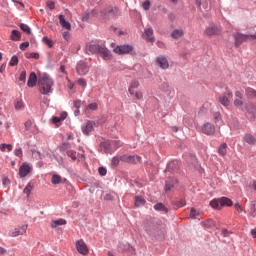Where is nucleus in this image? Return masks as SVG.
I'll list each match as a JSON object with an SVG mask.
<instances>
[{"instance_id": "6e6d98bb", "label": "nucleus", "mask_w": 256, "mask_h": 256, "mask_svg": "<svg viewBox=\"0 0 256 256\" xmlns=\"http://www.w3.org/2000/svg\"><path fill=\"white\" fill-rule=\"evenodd\" d=\"M98 171H99V175H101L102 177H105V175H107V169L104 167H100Z\"/></svg>"}, {"instance_id": "4c0bfd02", "label": "nucleus", "mask_w": 256, "mask_h": 256, "mask_svg": "<svg viewBox=\"0 0 256 256\" xmlns=\"http://www.w3.org/2000/svg\"><path fill=\"white\" fill-rule=\"evenodd\" d=\"M33 191V183L29 182L27 186L24 188L23 193L29 197L31 195V192Z\"/></svg>"}, {"instance_id": "aec40b11", "label": "nucleus", "mask_w": 256, "mask_h": 256, "mask_svg": "<svg viewBox=\"0 0 256 256\" xmlns=\"http://www.w3.org/2000/svg\"><path fill=\"white\" fill-rule=\"evenodd\" d=\"M27 85L28 87H35V85H37V74H35V72L30 74Z\"/></svg>"}, {"instance_id": "9b49d317", "label": "nucleus", "mask_w": 256, "mask_h": 256, "mask_svg": "<svg viewBox=\"0 0 256 256\" xmlns=\"http://www.w3.org/2000/svg\"><path fill=\"white\" fill-rule=\"evenodd\" d=\"M76 249L80 255H89V248L83 240L76 241Z\"/></svg>"}, {"instance_id": "338daca9", "label": "nucleus", "mask_w": 256, "mask_h": 256, "mask_svg": "<svg viewBox=\"0 0 256 256\" xmlns=\"http://www.w3.org/2000/svg\"><path fill=\"white\" fill-rule=\"evenodd\" d=\"M63 38L65 39V41H69V39H70V34H69V32H64V33H63Z\"/></svg>"}, {"instance_id": "412c9836", "label": "nucleus", "mask_w": 256, "mask_h": 256, "mask_svg": "<svg viewBox=\"0 0 256 256\" xmlns=\"http://www.w3.org/2000/svg\"><path fill=\"white\" fill-rule=\"evenodd\" d=\"M220 206L221 207H232L233 201L227 197H221L220 198Z\"/></svg>"}, {"instance_id": "20e7f679", "label": "nucleus", "mask_w": 256, "mask_h": 256, "mask_svg": "<svg viewBox=\"0 0 256 256\" xmlns=\"http://www.w3.org/2000/svg\"><path fill=\"white\" fill-rule=\"evenodd\" d=\"M139 85L140 83L138 80H133L128 88L129 95L134 97L135 101H141V99H143V92L137 90L139 89Z\"/></svg>"}, {"instance_id": "7ed1b4c3", "label": "nucleus", "mask_w": 256, "mask_h": 256, "mask_svg": "<svg viewBox=\"0 0 256 256\" xmlns=\"http://www.w3.org/2000/svg\"><path fill=\"white\" fill-rule=\"evenodd\" d=\"M118 11L119 10L117 8L113 9V7H108V8H106V10H104L103 12H100V13H99V10L94 9V10H92L91 15L93 17H95V16L101 17L102 19H111V18L115 17V15H117Z\"/></svg>"}, {"instance_id": "5fc2aeb1", "label": "nucleus", "mask_w": 256, "mask_h": 256, "mask_svg": "<svg viewBox=\"0 0 256 256\" xmlns=\"http://www.w3.org/2000/svg\"><path fill=\"white\" fill-rule=\"evenodd\" d=\"M26 131H29L31 127H33V122L31 120H28L24 124Z\"/></svg>"}, {"instance_id": "864d4df0", "label": "nucleus", "mask_w": 256, "mask_h": 256, "mask_svg": "<svg viewBox=\"0 0 256 256\" xmlns=\"http://www.w3.org/2000/svg\"><path fill=\"white\" fill-rule=\"evenodd\" d=\"M78 85H80L81 87H87V80H85L84 78H79Z\"/></svg>"}, {"instance_id": "0e129e2a", "label": "nucleus", "mask_w": 256, "mask_h": 256, "mask_svg": "<svg viewBox=\"0 0 256 256\" xmlns=\"http://www.w3.org/2000/svg\"><path fill=\"white\" fill-rule=\"evenodd\" d=\"M235 97L236 99H243V93H241V91H236L235 92Z\"/></svg>"}, {"instance_id": "4468645a", "label": "nucleus", "mask_w": 256, "mask_h": 256, "mask_svg": "<svg viewBox=\"0 0 256 256\" xmlns=\"http://www.w3.org/2000/svg\"><path fill=\"white\" fill-rule=\"evenodd\" d=\"M156 65L160 67V69H167L169 67V60L165 56H159L156 58Z\"/></svg>"}, {"instance_id": "37998d69", "label": "nucleus", "mask_w": 256, "mask_h": 256, "mask_svg": "<svg viewBox=\"0 0 256 256\" xmlns=\"http://www.w3.org/2000/svg\"><path fill=\"white\" fill-rule=\"evenodd\" d=\"M26 59H39V53L37 52L26 53Z\"/></svg>"}, {"instance_id": "7c9ffc66", "label": "nucleus", "mask_w": 256, "mask_h": 256, "mask_svg": "<svg viewBox=\"0 0 256 256\" xmlns=\"http://www.w3.org/2000/svg\"><path fill=\"white\" fill-rule=\"evenodd\" d=\"M145 203H146L145 198L140 196L135 197V207H143Z\"/></svg>"}, {"instance_id": "f8f14e48", "label": "nucleus", "mask_w": 256, "mask_h": 256, "mask_svg": "<svg viewBox=\"0 0 256 256\" xmlns=\"http://www.w3.org/2000/svg\"><path fill=\"white\" fill-rule=\"evenodd\" d=\"M31 171H32L31 166L29 165V163L25 162L19 168V175L22 178L27 177V175H29Z\"/></svg>"}, {"instance_id": "1a4fd4ad", "label": "nucleus", "mask_w": 256, "mask_h": 256, "mask_svg": "<svg viewBox=\"0 0 256 256\" xmlns=\"http://www.w3.org/2000/svg\"><path fill=\"white\" fill-rule=\"evenodd\" d=\"M27 225L18 226L9 232V237H19V235H25L27 233Z\"/></svg>"}, {"instance_id": "dca6fc26", "label": "nucleus", "mask_w": 256, "mask_h": 256, "mask_svg": "<svg viewBox=\"0 0 256 256\" xmlns=\"http://www.w3.org/2000/svg\"><path fill=\"white\" fill-rule=\"evenodd\" d=\"M93 127H95V122L89 120L86 124L82 126V133L84 135H89V133L93 131Z\"/></svg>"}, {"instance_id": "c9c22d12", "label": "nucleus", "mask_w": 256, "mask_h": 256, "mask_svg": "<svg viewBox=\"0 0 256 256\" xmlns=\"http://www.w3.org/2000/svg\"><path fill=\"white\" fill-rule=\"evenodd\" d=\"M215 225V222L211 219H208L206 221L202 222V227H205L206 229H211Z\"/></svg>"}, {"instance_id": "bf43d9fd", "label": "nucleus", "mask_w": 256, "mask_h": 256, "mask_svg": "<svg viewBox=\"0 0 256 256\" xmlns=\"http://www.w3.org/2000/svg\"><path fill=\"white\" fill-rule=\"evenodd\" d=\"M52 121L55 125H57V123H61V121H63L60 116H55L52 118Z\"/></svg>"}, {"instance_id": "c756f323", "label": "nucleus", "mask_w": 256, "mask_h": 256, "mask_svg": "<svg viewBox=\"0 0 256 256\" xmlns=\"http://www.w3.org/2000/svg\"><path fill=\"white\" fill-rule=\"evenodd\" d=\"M218 153L222 157H225L227 155V143H223L222 145H220V147L218 148Z\"/></svg>"}, {"instance_id": "cd10ccee", "label": "nucleus", "mask_w": 256, "mask_h": 256, "mask_svg": "<svg viewBox=\"0 0 256 256\" xmlns=\"http://www.w3.org/2000/svg\"><path fill=\"white\" fill-rule=\"evenodd\" d=\"M155 211H162V213H168L169 209H167L163 203H157L154 205Z\"/></svg>"}, {"instance_id": "c03bdc74", "label": "nucleus", "mask_w": 256, "mask_h": 256, "mask_svg": "<svg viewBox=\"0 0 256 256\" xmlns=\"http://www.w3.org/2000/svg\"><path fill=\"white\" fill-rule=\"evenodd\" d=\"M19 63V58L17 56H12L10 62H9V65L10 67H15V65H18Z\"/></svg>"}, {"instance_id": "5701e85b", "label": "nucleus", "mask_w": 256, "mask_h": 256, "mask_svg": "<svg viewBox=\"0 0 256 256\" xmlns=\"http://www.w3.org/2000/svg\"><path fill=\"white\" fill-rule=\"evenodd\" d=\"M60 225H67V220H65V219H58V220H53L51 222L52 229H56V227H60Z\"/></svg>"}, {"instance_id": "f257e3e1", "label": "nucleus", "mask_w": 256, "mask_h": 256, "mask_svg": "<svg viewBox=\"0 0 256 256\" xmlns=\"http://www.w3.org/2000/svg\"><path fill=\"white\" fill-rule=\"evenodd\" d=\"M86 53L88 55H95L98 53V55H100L104 61H109L113 57L107 47L101 46L99 44H87Z\"/></svg>"}, {"instance_id": "ea45409f", "label": "nucleus", "mask_w": 256, "mask_h": 256, "mask_svg": "<svg viewBox=\"0 0 256 256\" xmlns=\"http://www.w3.org/2000/svg\"><path fill=\"white\" fill-rule=\"evenodd\" d=\"M110 144L112 145V151H115L116 149H119V147H121V141L119 140H111Z\"/></svg>"}, {"instance_id": "69168bd1", "label": "nucleus", "mask_w": 256, "mask_h": 256, "mask_svg": "<svg viewBox=\"0 0 256 256\" xmlns=\"http://www.w3.org/2000/svg\"><path fill=\"white\" fill-rule=\"evenodd\" d=\"M186 203H185V200H180L178 203H177V207H185Z\"/></svg>"}, {"instance_id": "79ce46f5", "label": "nucleus", "mask_w": 256, "mask_h": 256, "mask_svg": "<svg viewBox=\"0 0 256 256\" xmlns=\"http://www.w3.org/2000/svg\"><path fill=\"white\" fill-rule=\"evenodd\" d=\"M245 101L243 100V98H235L234 100V107H243Z\"/></svg>"}, {"instance_id": "8fccbe9b", "label": "nucleus", "mask_w": 256, "mask_h": 256, "mask_svg": "<svg viewBox=\"0 0 256 256\" xmlns=\"http://www.w3.org/2000/svg\"><path fill=\"white\" fill-rule=\"evenodd\" d=\"M14 155L19 157L20 159L23 157V150L21 148H17L14 150Z\"/></svg>"}, {"instance_id": "f704fd0d", "label": "nucleus", "mask_w": 256, "mask_h": 256, "mask_svg": "<svg viewBox=\"0 0 256 256\" xmlns=\"http://www.w3.org/2000/svg\"><path fill=\"white\" fill-rule=\"evenodd\" d=\"M63 181V178H61L60 175L54 174L51 179L52 185H59Z\"/></svg>"}, {"instance_id": "f3484780", "label": "nucleus", "mask_w": 256, "mask_h": 256, "mask_svg": "<svg viewBox=\"0 0 256 256\" xmlns=\"http://www.w3.org/2000/svg\"><path fill=\"white\" fill-rule=\"evenodd\" d=\"M59 19V23L61 25V27H63V29H66L67 31H71V23H69V21L65 20V15L60 14L58 16Z\"/></svg>"}, {"instance_id": "774afa93", "label": "nucleus", "mask_w": 256, "mask_h": 256, "mask_svg": "<svg viewBox=\"0 0 256 256\" xmlns=\"http://www.w3.org/2000/svg\"><path fill=\"white\" fill-rule=\"evenodd\" d=\"M251 235L254 239H256V228L251 230Z\"/></svg>"}, {"instance_id": "a18cd8bd", "label": "nucleus", "mask_w": 256, "mask_h": 256, "mask_svg": "<svg viewBox=\"0 0 256 256\" xmlns=\"http://www.w3.org/2000/svg\"><path fill=\"white\" fill-rule=\"evenodd\" d=\"M20 29L27 33L28 35L31 34V28L27 24H20Z\"/></svg>"}, {"instance_id": "49530a36", "label": "nucleus", "mask_w": 256, "mask_h": 256, "mask_svg": "<svg viewBox=\"0 0 256 256\" xmlns=\"http://www.w3.org/2000/svg\"><path fill=\"white\" fill-rule=\"evenodd\" d=\"M142 7L144 9V11H149V9H151V1L146 0L142 3Z\"/></svg>"}, {"instance_id": "473e14b6", "label": "nucleus", "mask_w": 256, "mask_h": 256, "mask_svg": "<svg viewBox=\"0 0 256 256\" xmlns=\"http://www.w3.org/2000/svg\"><path fill=\"white\" fill-rule=\"evenodd\" d=\"M0 151H2V153H5V151H8V153H11V151H13V145H11V144H1L0 145Z\"/></svg>"}, {"instance_id": "680f3d73", "label": "nucleus", "mask_w": 256, "mask_h": 256, "mask_svg": "<svg viewBox=\"0 0 256 256\" xmlns=\"http://www.w3.org/2000/svg\"><path fill=\"white\" fill-rule=\"evenodd\" d=\"M104 200L105 201H113V195L107 193L104 195Z\"/></svg>"}, {"instance_id": "052dcab7", "label": "nucleus", "mask_w": 256, "mask_h": 256, "mask_svg": "<svg viewBox=\"0 0 256 256\" xmlns=\"http://www.w3.org/2000/svg\"><path fill=\"white\" fill-rule=\"evenodd\" d=\"M73 105H74L75 109H80L81 108V100L74 101Z\"/></svg>"}, {"instance_id": "e2e57ef3", "label": "nucleus", "mask_w": 256, "mask_h": 256, "mask_svg": "<svg viewBox=\"0 0 256 256\" xmlns=\"http://www.w3.org/2000/svg\"><path fill=\"white\" fill-rule=\"evenodd\" d=\"M234 207L238 211V213H243V208H241V204L240 203H236L234 205Z\"/></svg>"}, {"instance_id": "2eb2a0df", "label": "nucleus", "mask_w": 256, "mask_h": 256, "mask_svg": "<svg viewBox=\"0 0 256 256\" xmlns=\"http://www.w3.org/2000/svg\"><path fill=\"white\" fill-rule=\"evenodd\" d=\"M142 37L148 43H155V36H153V30L151 28L145 29Z\"/></svg>"}, {"instance_id": "13d9d810", "label": "nucleus", "mask_w": 256, "mask_h": 256, "mask_svg": "<svg viewBox=\"0 0 256 256\" xmlns=\"http://www.w3.org/2000/svg\"><path fill=\"white\" fill-rule=\"evenodd\" d=\"M27 47H29V42H24V43L20 44L21 51H25V49H27Z\"/></svg>"}, {"instance_id": "c85d7f7f", "label": "nucleus", "mask_w": 256, "mask_h": 256, "mask_svg": "<svg viewBox=\"0 0 256 256\" xmlns=\"http://www.w3.org/2000/svg\"><path fill=\"white\" fill-rule=\"evenodd\" d=\"M245 109L248 113H251L252 115H254V113H256V105L253 103L246 104Z\"/></svg>"}, {"instance_id": "09e8293b", "label": "nucleus", "mask_w": 256, "mask_h": 256, "mask_svg": "<svg viewBox=\"0 0 256 256\" xmlns=\"http://www.w3.org/2000/svg\"><path fill=\"white\" fill-rule=\"evenodd\" d=\"M42 41L43 43H45V45H48L50 48L53 47V41H51V39H49L48 37H43Z\"/></svg>"}, {"instance_id": "423d86ee", "label": "nucleus", "mask_w": 256, "mask_h": 256, "mask_svg": "<svg viewBox=\"0 0 256 256\" xmlns=\"http://www.w3.org/2000/svg\"><path fill=\"white\" fill-rule=\"evenodd\" d=\"M114 53L117 55H128L129 53H133L134 48L132 45L125 44V45H120L114 48Z\"/></svg>"}, {"instance_id": "ddd939ff", "label": "nucleus", "mask_w": 256, "mask_h": 256, "mask_svg": "<svg viewBox=\"0 0 256 256\" xmlns=\"http://www.w3.org/2000/svg\"><path fill=\"white\" fill-rule=\"evenodd\" d=\"M205 35L213 37L215 35H221V28L217 26H209L205 30Z\"/></svg>"}, {"instance_id": "4be33fe9", "label": "nucleus", "mask_w": 256, "mask_h": 256, "mask_svg": "<svg viewBox=\"0 0 256 256\" xmlns=\"http://www.w3.org/2000/svg\"><path fill=\"white\" fill-rule=\"evenodd\" d=\"M248 216L253 217V218L256 217V201H252L250 203V208L248 210Z\"/></svg>"}, {"instance_id": "f03ea898", "label": "nucleus", "mask_w": 256, "mask_h": 256, "mask_svg": "<svg viewBox=\"0 0 256 256\" xmlns=\"http://www.w3.org/2000/svg\"><path fill=\"white\" fill-rule=\"evenodd\" d=\"M53 85H55V82H53V78H51L49 74L40 75L38 86L41 95H49L50 93H53Z\"/></svg>"}, {"instance_id": "3c124183", "label": "nucleus", "mask_w": 256, "mask_h": 256, "mask_svg": "<svg viewBox=\"0 0 256 256\" xmlns=\"http://www.w3.org/2000/svg\"><path fill=\"white\" fill-rule=\"evenodd\" d=\"M199 215V212L195 209V208H192L191 211H190V217L191 219H196V217Z\"/></svg>"}, {"instance_id": "a878e982", "label": "nucleus", "mask_w": 256, "mask_h": 256, "mask_svg": "<svg viewBox=\"0 0 256 256\" xmlns=\"http://www.w3.org/2000/svg\"><path fill=\"white\" fill-rule=\"evenodd\" d=\"M101 149H104V151H113V146L111 145V141L102 142L100 144Z\"/></svg>"}, {"instance_id": "6e6552de", "label": "nucleus", "mask_w": 256, "mask_h": 256, "mask_svg": "<svg viewBox=\"0 0 256 256\" xmlns=\"http://www.w3.org/2000/svg\"><path fill=\"white\" fill-rule=\"evenodd\" d=\"M89 69L90 67L84 61H80L76 65V73L80 76L87 75V73H89Z\"/></svg>"}, {"instance_id": "39448f33", "label": "nucleus", "mask_w": 256, "mask_h": 256, "mask_svg": "<svg viewBox=\"0 0 256 256\" xmlns=\"http://www.w3.org/2000/svg\"><path fill=\"white\" fill-rule=\"evenodd\" d=\"M235 47H241L247 41H256V34L245 35L241 33L234 34Z\"/></svg>"}, {"instance_id": "393cba45", "label": "nucleus", "mask_w": 256, "mask_h": 256, "mask_svg": "<svg viewBox=\"0 0 256 256\" xmlns=\"http://www.w3.org/2000/svg\"><path fill=\"white\" fill-rule=\"evenodd\" d=\"M10 39H11V41H20L21 40V32H19V30H12Z\"/></svg>"}, {"instance_id": "58836bf2", "label": "nucleus", "mask_w": 256, "mask_h": 256, "mask_svg": "<svg viewBox=\"0 0 256 256\" xmlns=\"http://www.w3.org/2000/svg\"><path fill=\"white\" fill-rule=\"evenodd\" d=\"M14 107H15L16 111H21V110L25 109V104L22 102V100H18L14 104Z\"/></svg>"}, {"instance_id": "2f4dec72", "label": "nucleus", "mask_w": 256, "mask_h": 256, "mask_svg": "<svg viewBox=\"0 0 256 256\" xmlns=\"http://www.w3.org/2000/svg\"><path fill=\"white\" fill-rule=\"evenodd\" d=\"M176 183H177V179H173L172 182L166 181V185H165L166 193H168V191H171V189L175 187Z\"/></svg>"}, {"instance_id": "4d7b16f0", "label": "nucleus", "mask_w": 256, "mask_h": 256, "mask_svg": "<svg viewBox=\"0 0 256 256\" xmlns=\"http://www.w3.org/2000/svg\"><path fill=\"white\" fill-rule=\"evenodd\" d=\"M25 79H27V72L22 71L19 77V81H23V83H25Z\"/></svg>"}, {"instance_id": "b1692460", "label": "nucleus", "mask_w": 256, "mask_h": 256, "mask_svg": "<svg viewBox=\"0 0 256 256\" xmlns=\"http://www.w3.org/2000/svg\"><path fill=\"white\" fill-rule=\"evenodd\" d=\"M244 141L245 143H247L248 145H255L256 143V138L255 136L251 135V134H245L244 136Z\"/></svg>"}, {"instance_id": "0eeeda50", "label": "nucleus", "mask_w": 256, "mask_h": 256, "mask_svg": "<svg viewBox=\"0 0 256 256\" xmlns=\"http://www.w3.org/2000/svg\"><path fill=\"white\" fill-rule=\"evenodd\" d=\"M233 99V92L227 91L222 96L219 97V103L223 105V107H229L231 105V100Z\"/></svg>"}, {"instance_id": "6ab92c4d", "label": "nucleus", "mask_w": 256, "mask_h": 256, "mask_svg": "<svg viewBox=\"0 0 256 256\" xmlns=\"http://www.w3.org/2000/svg\"><path fill=\"white\" fill-rule=\"evenodd\" d=\"M185 35V31L182 28L174 29L171 33L172 39H181Z\"/></svg>"}, {"instance_id": "72a5a7b5", "label": "nucleus", "mask_w": 256, "mask_h": 256, "mask_svg": "<svg viewBox=\"0 0 256 256\" xmlns=\"http://www.w3.org/2000/svg\"><path fill=\"white\" fill-rule=\"evenodd\" d=\"M97 109H99V104H97L96 102H93L91 104H89L88 106H86V113H89V111H97Z\"/></svg>"}, {"instance_id": "9d476101", "label": "nucleus", "mask_w": 256, "mask_h": 256, "mask_svg": "<svg viewBox=\"0 0 256 256\" xmlns=\"http://www.w3.org/2000/svg\"><path fill=\"white\" fill-rule=\"evenodd\" d=\"M120 160L123 161V163H139L141 161V157L137 155H129L125 154L120 157Z\"/></svg>"}, {"instance_id": "a19ab883", "label": "nucleus", "mask_w": 256, "mask_h": 256, "mask_svg": "<svg viewBox=\"0 0 256 256\" xmlns=\"http://www.w3.org/2000/svg\"><path fill=\"white\" fill-rule=\"evenodd\" d=\"M66 153L72 161H77V152L75 150H68Z\"/></svg>"}, {"instance_id": "e433bc0d", "label": "nucleus", "mask_w": 256, "mask_h": 256, "mask_svg": "<svg viewBox=\"0 0 256 256\" xmlns=\"http://www.w3.org/2000/svg\"><path fill=\"white\" fill-rule=\"evenodd\" d=\"M246 95L249 99H256V91L253 88H247Z\"/></svg>"}, {"instance_id": "de8ad7c7", "label": "nucleus", "mask_w": 256, "mask_h": 256, "mask_svg": "<svg viewBox=\"0 0 256 256\" xmlns=\"http://www.w3.org/2000/svg\"><path fill=\"white\" fill-rule=\"evenodd\" d=\"M120 161H121V157H117V156L113 157L112 158V166L117 167V165H119Z\"/></svg>"}, {"instance_id": "bb28decb", "label": "nucleus", "mask_w": 256, "mask_h": 256, "mask_svg": "<svg viewBox=\"0 0 256 256\" xmlns=\"http://www.w3.org/2000/svg\"><path fill=\"white\" fill-rule=\"evenodd\" d=\"M210 207H212V209H221L220 198L213 199L212 201H210Z\"/></svg>"}, {"instance_id": "a211bd4d", "label": "nucleus", "mask_w": 256, "mask_h": 256, "mask_svg": "<svg viewBox=\"0 0 256 256\" xmlns=\"http://www.w3.org/2000/svg\"><path fill=\"white\" fill-rule=\"evenodd\" d=\"M202 131L205 133V135H213V133H215V126H213L211 123H205Z\"/></svg>"}, {"instance_id": "603ef678", "label": "nucleus", "mask_w": 256, "mask_h": 256, "mask_svg": "<svg viewBox=\"0 0 256 256\" xmlns=\"http://www.w3.org/2000/svg\"><path fill=\"white\" fill-rule=\"evenodd\" d=\"M46 6L49 8L50 11H53V9H55V2L48 0L46 2Z\"/></svg>"}]
</instances>
